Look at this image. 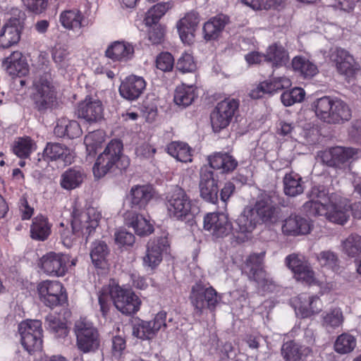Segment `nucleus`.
I'll use <instances>...</instances> for the list:
<instances>
[{
    "mask_svg": "<svg viewBox=\"0 0 361 361\" xmlns=\"http://www.w3.org/2000/svg\"><path fill=\"white\" fill-rule=\"evenodd\" d=\"M126 224L133 228L135 233L140 236L148 235L154 231L153 225L138 214H129L126 218Z\"/></svg>",
    "mask_w": 361,
    "mask_h": 361,
    "instance_id": "40",
    "label": "nucleus"
},
{
    "mask_svg": "<svg viewBox=\"0 0 361 361\" xmlns=\"http://www.w3.org/2000/svg\"><path fill=\"white\" fill-rule=\"evenodd\" d=\"M189 299L195 316L200 317L205 309L214 311L221 300V296L213 287H206L200 282L192 286Z\"/></svg>",
    "mask_w": 361,
    "mask_h": 361,
    "instance_id": "8",
    "label": "nucleus"
},
{
    "mask_svg": "<svg viewBox=\"0 0 361 361\" xmlns=\"http://www.w3.org/2000/svg\"><path fill=\"white\" fill-rule=\"evenodd\" d=\"M239 107V101L226 98L219 102L211 114V124L215 133L226 128L231 122Z\"/></svg>",
    "mask_w": 361,
    "mask_h": 361,
    "instance_id": "11",
    "label": "nucleus"
},
{
    "mask_svg": "<svg viewBox=\"0 0 361 361\" xmlns=\"http://www.w3.org/2000/svg\"><path fill=\"white\" fill-rule=\"evenodd\" d=\"M317 261L322 267L329 269L334 272H337L340 269L338 255L332 251L321 252L317 255Z\"/></svg>",
    "mask_w": 361,
    "mask_h": 361,
    "instance_id": "53",
    "label": "nucleus"
},
{
    "mask_svg": "<svg viewBox=\"0 0 361 361\" xmlns=\"http://www.w3.org/2000/svg\"><path fill=\"white\" fill-rule=\"evenodd\" d=\"M165 204L168 216L175 221L190 220L200 211L185 190L179 187H176L166 195Z\"/></svg>",
    "mask_w": 361,
    "mask_h": 361,
    "instance_id": "6",
    "label": "nucleus"
},
{
    "mask_svg": "<svg viewBox=\"0 0 361 361\" xmlns=\"http://www.w3.org/2000/svg\"><path fill=\"white\" fill-rule=\"evenodd\" d=\"M123 147L119 140H112L107 145L93 166L92 171L96 178L104 177L115 166L121 169L128 166V159L122 157Z\"/></svg>",
    "mask_w": 361,
    "mask_h": 361,
    "instance_id": "7",
    "label": "nucleus"
},
{
    "mask_svg": "<svg viewBox=\"0 0 361 361\" xmlns=\"http://www.w3.org/2000/svg\"><path fill=\"white\" fill-rule=\"evenodd\" d=\"M156 334L150 321H142L133 329V334L142 339H150Z\"/></svg>",
    "mask_w": 361,
    "mask_h": 361,
    "instance_id": "58",
    "label": "nucleus"
},
{
    "mask_svg": "<svg viewBox=\"0 0 361 361\" xmlns=\"http://www.w3.org/2000/svg\"><path fill=\"white\" fill-rule=\"evenodd\" d=\"M134 47L126 41H115L105 51V56L113 61L127 62L134 56Z\"/></svg>",
    "mask_w": 361,
    "mask_h": 361,
    "instance_id": "28",
    "label": "nucleus"
},
{
    "mask_svg": "<svg viewBox=\"0 0 361 361\" xmlns=\"http://www.w3.org/2000/svg\"><path fill=\"white\" fill-rule=\"evenodd\" d=\"M328 57L339 73L346 75L353 72L355 60L347 50L341 47H333L330 49Z\"/></svg>",
    "mask_w": 361,
    "mask_h": 361,
    "instance_id": "25",
    "label": "nucleus"
},
{
    "mask_svg": "<svg viewBox=\"0 0 361 361\" xmlns=\"http://www.w3.org/2000/svg\"><path fill=\"white\" fill-rule=\"evenodd\" d=\"M169 246L166 238L159 237L150 240L147 245L146 254L143 257V266L155 269L162 260V253L166 250Z\"/></svg>",
    "mask_w": 361,
    "mask_h": 361,
    "instance_id": "18",
    "label": "nucleus"
},
{
    "mask_svg": "<svg viewBox=\"0 0 361 361\" xmlns=\"http://www.w3.org/2000/svg\"><path fill=\"white\" fill-rule=\"evenodd\" d=\"M24 6L35 13H42L47 7L44 0H20Z\"/></svg>",
    "mask_w": 361,
    "mask_h": 361,
    "instance_id": "63",
    "label": "nucleus"
},
{
    "mask_svg": "<svg viewBox=\"0 0 361 361\" xmlns=\"http://www.w3.org/2000/svg\"><path fill=\"white\" fill-rule=\"evenodd\" d=\"M197 97L196 87L192 85H188L183 83L176 87L173 101L176 105L185 108L190 106Z\"/></svg>",
    "mask_w": 361,
    "mask_h": 361,
    "instance_id": "38",
    "label": "nucleus"
},
{
    "mask_svg": "<svg viewBox=\"0 0 361 361\" xmlns=\"http://www.w3.org/2000/svg\"><path fill=\"white\" fill-rule=\"evenodd\" d=\"M265 252L254 253L249 256L246 260L245 269L248 271L250 279L255 281L264 291L272 292L275 284L272 280L267 277V274L262 268V263Z\"/></svg>",
    "mask_w": 361,
    "mask_h": 361,
    "instance_id": "13",
    "label": "nucleus"
},
{
    "mask_svg": "<svg viewBox=\"0 0 361 361\" xmlns=\"http://www.w3.org/2000/svg\"><path fill=\"white\" fill-rule=\"evenodd\" d=\"M154 194V189L149 185H137L132 187L130 192L132 207L145 208L153 197Z\"/></svg>",
    "mask_w": 361,
    "mask_h": 361,
    "instance_id": "32",
    "label": "nucleus"
},
{
    "mask_svg": "<svg viewBox=\"0 0 361 361\" xmlns=\"http://www.w3.org/2000/svg\"><path fill=\"white\" fill-rule=\"evenodd\" d=\"M114 236L116 243L121 247L128 249L131 247L135 243V238L134 235L126 230L121 229L117 231Z\"/></svg>",
    "mask_w": 361,
    "mask_h": 361,
    "instance_id": "59",
    "label": "nucleus"
},
{
    "mask_svg": "<svg viewBox=\"0 0 361 361\" xmlns=\"http://www.w3.org/2000/svg\"><path fill=\"white\" fill-rule=\"evenodd\" d=\"M42 328L39 320H26L18 324V332L23 348L30 353L42 348Z\"/></svg>",
    "mask_w": 361,
    "mask_h": 361,
    "instance_id": "10",
    "label": "nucleus"
},
{
    "mask_svg": "<svg viewBox=\"0 0 361 361\" xmlns=\"http://www.w3.org/2000/svg\"><path fill=\"white\" fill-rule=\"evenodd\" d=\"M356 338L350 334L343 333L338 336L334 343V350L339 354L351 353L356 347Z\"/></svg>",
    "mask_w": 361,
    "mask_h": 361,
    "instance_id": "50",
    "label": "nucleus"
},
{
    "mask_svg": "<svg viewBox=\"0 0 361 361\" xmlns=\"http://www.w3.org/2000/svg\"><path fill=\"white\" fill-rule=\"evenodd\" d=\"M200 18L197 13L191 11L188 13L177 23V29L181 41L190 44L192 42L194 32L199 23Z\"/></svg>",
    "mask_w": 361,
    "mask_h": 361,
    "instance_id": "26",
    "label": "nucleus"
},
{
    "mask_svg": "<svg viewBox=\"0 0 361 361\" xmlns=\"http://www.w3.org/2000/svg\"><path fill=\"white\" fill-rule=\"evenodd\" d=\"M313 224L310 219L300 215L291 214L282 224V233L286 235L298 236L310 233Z\"/></svg>",
    "mask_w": 361,
    "mask_h": 361,
    "instance_id": "19",
    "label": "nucleus"
},
{
    "mask_svg": "<svg viewBox=\"0 0 361 361\" xmlns=\"http://www.w3.org/2000/svg\"><path fill=\"white\" fill-rule=\"evenodd\" d=\"M312 107L316 116L328 124H343L352 116L349 106L338 97H320L314 102Z\"/></svg>",
    "mask_w": 361,
    "mask_h": 361,
    "instance_id": "4",
    "label": "nucleus"
},
{
    "mask_svg": "<svg viewBox=\"0 0 361 361\" xmlns=\"http://www.w3.org/2000/svg\"><path fill=\"white\" fill-rule=\"evenodd\" d=\"M228 20V18L224 14L217 15L209 20L203 26L204 39L211 40L217 38Z\"/></svg>",
    "mask_w": 361,
    "mask_h": 361,
    "instance_id": "36",
    "label": "nucleus"
},
{
    "mask_svg": "<svg viewBox=\"0 0 361 361\" xmlns=\"http://www.w3.org/2000/svg\"><path fill=\"white\" fill-rule=\"evenodd\" d=\"M109 253V247L104 241L96 240L92 243L90 258L96 268L103 269L108 264Z\"/></svg>",
    "mask_w": 361,
    "mask_h": 361,
    "instance_id": "35",
    "label": "nucleus"
},
{
    "mask_svg": "<svg viewBox=\"0 0 361 361\" xmlns=\"http://www.w3.org/2000/svg\"><path fill=\"white\" fill-rule=\"evenodd\" d=\"M71 257L62 252H49L40 259V267L49 276H63L68 271L67 264Z\"/></svg>",
    "mask_w": 361,
    "mask_h": 361,
    "instance_id": "15",
    "label": "nucleus"
},
{
    "mask_svg": "<svg viewBox=\"0 0 361 361\" xmlns=\"http://www.w3.org/2000/svg\"><path fill=\"white\" fill-rule=\"evenodd\" d=\"M174 66V59L169 52L161 53L156 59V66L158 69L168 72L171 71Z\"/></svg>",
    "mask_w": 361,
    "mask_h": 361,
    "instance_id": "60",
    "label": "nucleus"
},
{
    "mask_svg": "<svg viewBox=\"0 0 361 361\" xmlns=\"http://www.w3.org/2000/svg\"><path fill=\"white\" fill-rule=\"evenodd\" d=\"M292 67L304 78H311L318 73L317 66L305 56H295L292 60Z\"/></svg>",
    "mask_w": 361,
    "mask_h": 361,
    "instance_id": "42",
    "label": "nucleus"
},
{
    "mask_svg": "<svg viewBox=\"0 0 361 361\" xmlns=\"http://www.w3.org/2000/svg\"><path fill=\"white\" fill-rule=\"evenodd\" d=\"M341 251L348 257L353 258L361 253V236L350 234L341 242Z\"/></svg>",
    "mask_w": 361,
    "mask_h": 361,
    "instance_id": "48",
    "label": "nucleus"
},
{
    "mask_svg": "<svg viewBox=\"0 0 361 361\" xmlns=\"http://www.w3.org/2000/svg\"><path fill=\"white\" fill-rule=\"evenodd\" d=\"M310 198L303 206L310 215L324 216L329 221L341 225L348 221L350 206L348 200L338 193L329 194L324 186H314Z\"/></svg>",
    "mask_w": 361,
    "mask_h": 361,
    "instance_id": "1",
    "label": "nucleus"
},
{
    "mask_svg": "<svg viewBox=\"0 0 361 361\" xmlns=\"http://www.w3.org/2000/svg\"><path fill=\"white\" fill-rule=\"evenodd\" d=\"M146 88V82L141 76L131 75L126 77L121 83L119 93L129 101L138 99Z\"/></svg>",
    "mask_w": 361,
    "mask_h": 361,
    "instance_id": "22",
    "label": "nucleus"
},
{
    "mask_svg": "<svg viewBox=\"0 0 361 361\" xmlns=\"http://www.w3.org/2000/svg\"><path fill=\"white\" fill-rule=\"evenodd\" d=\"M299 304L295 307V313L302 318H307L321 312L323 304L317 295L308 296L302 293L298 297Z\"/></svg>",
    "mask_w": 361,
    "mask_h": 361,
    "instance_id": "27",
    "label": "nucleus"
},
{
    "mask_svg": "<svg viewBox=\"0 0 361 361\" xmlns=\"http://www.w3.org/2000/svg\"><path fill=\"white\" fill-rule=\"evenodd\" d=\"M45 324L47 329L56 337L64 338L68 334L66 322L61 320L59 315L55 314H49L47 316Z\"/></svg>",
    "mask_w": 361,
    "mask_h": 361,
    "instance_id": "46",
    "label": "nucleus"
},
{
    "mask_svg": "<svg viewBox=\"0 0 361 361\" xmlns=\"http://www.w3.org/2000/svg\"><path fill=\"white\" fill-rule=\"evenodd\" d=\"M102 214L95 208L90 207L86 211L77 214L73 212L71 221L72 231H61V238L64 245L70 247L72 243L80 235H90L98 226Z\"/></svg>",
    "mask_w": 361,
    "mask_h": 361,
    "instance_id": "5",
    "label": "nucleus"
},
{
    "mask_svg": "<svg viewBox=\"0 0 361 361\" xmlns=\"http://www.w3.org/2000/svg\"><path fill=\"white\" fill-rule=\"evenodd\" d=\"M13 153L21 159L27 158L35 150L36 144L30 137H18L12 147Z\"/></svg>",
    "mask_w": 361,
    "mask_h": 361,
    "instance_id": "47",
    "label": "nucleus"
},
{
    "mask_svg": "<svg viewBox=\"0 0 361 361\" xmlns=\"http://www.w3.org/2000/svg\"><path fill=\"white\" fill-rule=\"evenodd\" d=\"M301 177L294 172L286 174L283 178L284 192L286 195L295 197L303 192Z\"/></svg>",
    "mask_w": 361,
    "mask_h": 361,
    "instance_id": "44",
    "label": "nucleus"
},
{
    "mask_svg": "<svg viewBox=\"0 0 361 361\" xmlns=\"http://www.w3.org/2000/svg\"><path fill=\"white\" fill-rule=\"evenodd\" d=\"M305 351H309V349L293 341L283 343L281 348L282 356L286 361H298L300 360Z\"/></svg>",
    "mask_w": 361,
    "mask_h": 361,
    "instance_id": "49",
    "label": "nucleus"
},
{
    "mask_svg": "<svg viewBox=\"0 0 361 361\" xmlns=\"http://www.w3.org/2000/svg\"><path fill=\"white\" fill-rule=\"evenodd\" d=\"M98 300L104 317L110 310L111 300L118 311L127 315L136 313L141 305L140 299L134 292L118 286L103 287L98 293Z\"/></svg>",
    "mask_w": 361,
    "mask_h": 361,
    "instance_id": "2",
    "label": "nucleus"
},
{
    "mask_svg": "<svg viewBox=\"0 0 361 361\" xmlns=\"http://www.w3.org/2000/svg\"><path fill=\"white\" fill-rule=\"evenodd\" d=\"M305 96V92L302 88L295 87L290 91H286L281 95V102L286 106H290L295 103H299L303 101Z\"/></svg>",
    "mask_w": 361,
    "mask_h": 361,
    "instance_id": "54",
    "label": "nucleus"
},
{
    "mask_svg": "<svg viewBox=\"0 0 361 361\" xmlns=\"http://www.w3.org/2000/svg\"><path fill=\"white\" fill-rule=\"evenodd\" d=\"M332 149L333 156H334V167H338L340 164L348 161L357 154L356 149L351 147L337 146L332 147Z\"/></svg>",
    "mask_w": 361,
    "mask_h": 361,
    "instance_id": "55",
    "label": "nucleus"
},
{
    "mask_svg": "<svg viewBox=\"0 0 361 361\" xmlns=\"http://www.w3.org/2000/svg\"><path fill=\"white\" fill-rule=\"evenodd\" d=\"M253 213L260 222L267 223L276 218L277 207L274 204L271 197L262 192L258 195L254 207Z\"/></svg>",
    "mask_w": 361,
    "mask_h": 361,
    "instance_id": "21",
    "label": "nucleus"
},
{
    "mask_svg": "<svg viewBox=\"0 0 361 361\" xmlns=\"http://www.w3.org/2000/svg\"><path fill=\"white\" fill-rule=\"evenodd\" d=\"M51 225L47 217L38 215L32 220L30 226V236L32 239L44 241L51 233Z\"/></svg>",
    "mask_w": 361,
    "mask_h": 361,
    "instance_id": "37",
    "label": "nucleus"
},
{
    "mask_svg": "<svg viewBox=\"0 0 361 361\" xmlns=\"http://www.w3.org/2000/svg\"><path fill=\"white\" fill-rule=\"evenodd\" d=\"M166 150L169 154L178 161L188 163L192 161V149L186 142H171L167 145Z\"/></svg>",
    "mask_w": 361,
    "mask_h": 361,
    "instance_id": "39",
    "label": "nucleus"
},
{
    "mask_svg": "<svg viewBox=\"0 0 361 361\" xmlns=\"http://www.w3.org/2000/svg\"><path fill=\"white\" fill-rule=\"evenodd\" d=\"M200 196L207 202L215 203L218 199V180L214 173L207 166L200 171Z\"/></svg>",
    "mask_w": 361,
    "mask_h": 361,
    "instance_id": "20",
    "label": "nucleus"
},
{
    "mask_svg": "<svg viewBox=\"0 0 361 361\" xmlns=\"http://www.w3.org/2000/svg\"><path fill=\"white\" fill-rule=\"evenodd\" d=\"M104 107L99 99L86 97L79 103L77 108L78 117L85 119L89 123L97 122L103 118Z\"/></svg>",
    "mask_w": 361,
    "mask_h": 361,
    "instance_id": "23",
    "label": "nucleus"
},
{
    "mask_svg": "<svg viewBox=\"0 0 361 361\" xmlns=\"http://www.w3.org/2000/svg\"><path fill=\"white\" fill-rule=\"evenodd\" d=\"M54 133L59 137L68 139L79 137L82 134L81 127L76 121L68 120L66 118H61L57 121Z\"/></svg>",
    "mask_w": 361,
    "mask_h": 361,
    "instance_id": "33",
    "label": "nucleus"
},
{
    "mask_svg": "<svg viewBox=\"0 0 361 361\" xmlns=\"http://www.w3.org/2000/svg\"><path fill=\"white\" fill-rule=\"evenodd\" d=\"M265 57L266 61L271 63L274 67L282 66L288 61L287 51L281 45L277 44L268 47Z\"/></svg>",
    "mask_w": 361,
    "mask_h": 361,
    "instance_id": "43",
    "label": "nucleus"
},
{
    "mask_svg": "<svg viewBox=\"0 0 361 361\" xmlns=\"http://www.w3.org/2000/svg\"><path fill=\"white\" fill-rule=\"evenodd\" d=\"M40 300L51 308L67 302V295L63 285L56 281H44L37 286Z\"/></svg>",
    "mask_w": 361,
    "mask_h": 361,
    "instance_id": "12",
    "label": "nucleus"
},
{
    "mask_svg": "<svg viewBox=\"0 0 361 361\" xmlns=\"http://www.w3.org/2000/svg\"><path fill=\"white\" fill-rule=\"evenodd\" d=\"M39 67L36 71L33 80V87L35 90L34 100L37 109L44 111L52 108L56 102L55 87L49 67L48 54H40L39 56Z\"/></svg>",
    "mask_w": 361,
    "mask_h": 361,
    "instance_id": "3",
    "label": "nucleus"
},
{
    "mask_svg": "<svg viewBox=\"0 0 361 361\" xmlns=\"http://www.w3.org/2000/svg\"><path fill=\"white\" fill-rule=\"evenodd\" d=\"M169 8V3H159L153 6L146 13L144 20L146 25L151 27L153 25H157Z\"/></svg>",
    "mask_w": 361,
    "mask_h": 361,
    "instance_id": "51",
    "label": "nucleus"
},
{
    "mask_svg": "<svg viewBox=\"0 0 361 361\" xmlns=\"http://www.w3.org/2000/svg\"><path fill=\"white\" fill-rule=\"evenodd\" d=\"M208 161L211 168L223 173L232 172L238 166L237 160L227 152H215L208 157Z\"/></svg>",
    "mask_w": 361,
    "mask_h": 361,
    "instance_id": "30",
    "label": "nucleus"
},
{
    "mask_svg": "<svg viewBox=\"0 0 361 361\" xmlns=\"http://www.w3.org/2000/svg\"><path fill=\"white\" fill-rule=\"evenodd\" d=\"M52 58L59 68L66 70L69 66L70 52L65 45L56 44L52 51Z\"/></svg>",
    "mask_w": 361,
    "mask_h": 361,
    "instance_id": "52",
    "label": "nucleus"
},
{
    "mask_svg": "<svg viewBox=\"0 0 361 361\" xmlns=\"http://www.w3.org/2000/svg\"><path fill=\"white\" fill-rule=\"evenodd\" d=\"M232 224L224 213H209L204 217V228L215 238L227 236L232 230Z\"/></svg>",
    "mask_w": 361,
    "mask_h": 361,
    "instance_id": "16",
    "label": "nucleus"
},
{
    "mask_svg": "<svg viewBox=\"0 0 361 361\" xmlns=\"http://www.w3.org/2000/svg\"><path fill=\"white\" fill-rule=\"evenodd\" d=\"M74 332L76 345L83 353H94L100 346V338L97 329L86 317H80L75 321Z\"/></svg>",
    "mask_w": 361,
    "mask_h": 361,
    "instance_id": "9",
    "label": "nucleus"
},
{
    "mask_svg": "<svg viewBox=\"0 0 361 361\" xmlns=\"http://www.w3.org/2000/svg\"><path fill=\"white\" fill-rule=\"evenodd\" d=\"M86 177L84 170L80 166H74L67 169L61 177V186L66 190H71L78 188Z\"/></svg>",
    "mask_w": 361,
    "mask_h": 361,
    "instance_id": "34",
    "label": "nucleus"
},
{
    "mask_svg": "<svg viewBox=\"0 0 361 361\" xmlns=\"http://www.w3.org/2000/svg\"><path fill=\"white\" fill-rule=\"evenodd\" d=\"M150 322L157 333L162 328L165 329L166 327V312L164 311L158 312Z\"/></svg>",
    "mask_w": 361,
    "mask_h": 361,
    "instance_id": "64",
    "label": "nucleus"
},
{
    "mask_svg": "<svg viewBox=\"0 0 361 361\" xmlns=\"http://www.w3.org/2000/svg\"><path fill=\"white\" fill-rule=\"evenodd\" d=\"M240 1L254 10H267L273 4V0H240Z\"/></svg>",
    "mask_w": 361,
    "mask_h": 361,
    "instance_id": "62",
    "label": "nucleus"
},
{
    "mask_svg": "<svg viewBox=\"0 0 361 361\" xmlns=\"http://www.w3.org/2000/svg\"><path fill=\"white\" fill-rule=\"evenodd\" d=\"M61 26L68 30L78 32L89 24V20L82 12L78 8L63 11L59 15Z\"/></svg>",
    "mask_w": 361,
    "mask_h": 361,
    "instance_id": "24",
    "label": "nucleus"
},
{
    "mask_svg": "<svg viewBox=\"0 0 361 361\" xmlns=\"http://www.w3.org/2000/svg\"><path fill=\"white\" fill-rule=\"evenodd\" d=\"M12 11L15 17L11 18L0 31V47L3 48H8L19 42L24 24L25 13L17 8Z\"/></svg>",
    "mask_w": 361,
    "mask_h": 361,
    "instance_id": "14",
    "label": "nucleus"
},
{
    "mask_svg": "<svg viewBox=\"0 0 361 361\" xmlns=\"http://www.w3.org/2000/svg\"><path fill=\"white\" fill-rule=\"evenodd\" d=\"M343 322V312L338 307L332 308L322 315V325L329 331L341 326Z\"/></svg>",
    "mask_w": 361,
    "mask_h": 361,
    "instance_id": "45",
    "label": "nucleus"
},
{
    "mask_svg": "<svg viewBox=\"0 0 361 361\" xmlns=\"http://www.w3.org/2000/svg\"><path fill=\"white\" fill-rule=\"evenodd\" d=\"M43 157L49 161L61 160L66 164H71L75 156L73 152L66 145L58 142H49L44 149Z\"/></svg>",
    "mask_w": 361,
    "mask_h": 361,
    "instance_id": "29",
    "label": "nucleus"
},
{
    "mask_svg": "<svg viewBox=\"0 0 361 361\" xmlns=\"http://www.w3.org/2000/svg\"><path fill=\"white\" fill-rule=\"evenodd\" d=\"M101 133L99 131H94L88 133L84 140V143L86 146V149L89 154L94 153L97 149L102 143V137H99Z\"/></svg>",
    "mask_w": 361,
    "mask_h": 361,
    "instance_id": "61",
    "label": "nucleus"
},
{
    "mask_svg": "<svg viewBox=\"0 0 361 361\" xmlns=\"http://www.w3.org/2000/svg\"><path fill=\"white\" fill-rule=\"evenodd\" d=\"M236 229L242 233H251L259 221L257 220L252 207H246L235 220Z\"/></svg>",
    "mask_w": 361,
    "mask_h": 361,
    "instance_id": "41",
    "label": "nucleus"
},
{
    "mask_svg": "<svg viewBox=\"0 0 361 361\" xmlns=\"http://www.w3.org/2000/svg\"><path fill=\"white\" fill-rule=\"evenodd\" d=\"M4 63L10 75L22 77L29 72L26 59L20 51H13L6 58Z\"/></svg>",
    "mask_w": 361,
    "mask_h": 361,
    "instance_id": "31",
    "label": "nucleus"
},
{
    "mask_svg": "<svg viewBox=\"0 0 361 361\" xmlns=\"http://www.w3.org/2000/svg\"><path fill=\"white\" fill-rule=\"evenodd\" d=\"M285 264L293 272L296 280L307 284L314 283V273L302 256L290 254L286 257Z\"/></svg>",
    "mask_w": 361,
    "mask_h": 361,
    "instance_id": "17",
    "label": "nucleus"
},
{
    "mask_svg": "<svg viewBox=\"0 0 361 361\" xmlns=\"http://www.w3.org/2000/svg\"><path fill=\"white\" fill-rule=\"evenodd\" d=\"M268 86L269 94H273L283 89L288 88L291 86L290 79L286 76L274 77L269 80H266Z\"/></svg>",
    "mask_w": 361,
    "mask_h": 361,
    "instance_id": "56",
    "label": "nucleus"
},
{
    "mask_svg": "<svg viewBox=\"0 0 361 361\" xmlns=\"http://www.w3.org/2000/svg\"><path fill=\"white\" fill-rule=\"evenodd\" d=\"M176 68L183 73L195 71L197 66L192 55L188 52L183 53L178 59Z\"/></svg>",
    "mask_w": 361,
    "mask_h": 361,
    "instance_id": "57",
    "label": "nucleus"
}]
</instances>
